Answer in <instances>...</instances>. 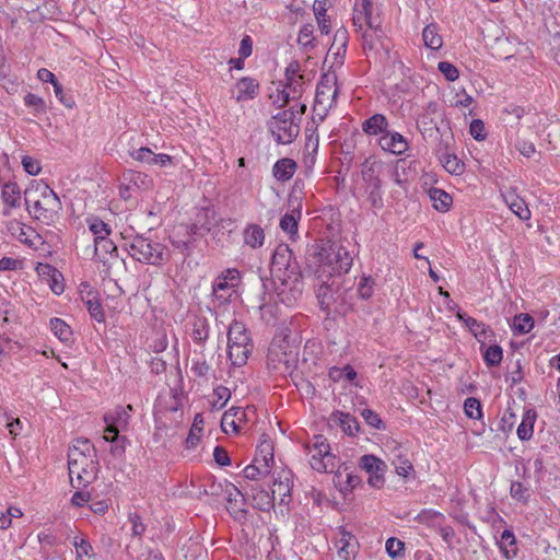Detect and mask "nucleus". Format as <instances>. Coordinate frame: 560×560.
I'll list each match as a JSON object with an SVG mask.
<instances>
[{
	"instance_id": "obj_7",
	"label": "nucleus",
	"mask_w": 560,
	"mask_h": 560,
	"mask_svg": "<svg viewBox=\"0 0 560 560\" xmlns=\"http://www.w3.org/2000/svg\"><path fill=\"white\" fill-rule=\"evenodd\" d=\"M268 129L280 144H289L300 132L299 124L294 121V112L285 109L275 115L268 122Z\"/></svg>"
},
{
	"instance_id": "obj_25",
	"label": "nucleus",
	"mask_w": 560,
	"mask_h": 560,
	"mask_svg": "<svg viewBox=\"0 0 560 560\" xmlns=\"http://www.w3.org/2000/svg\"><path fill=\"white\" fill-rule=\"evenodd\" d=\"M210 325L206 317H196L192 322L191 338L195 343L203 346L209 338Z\"/></svg>"
},
{
	"instance_id": "obj_34",
	"label": "nucleus",
	"mask_w": 560,
	"mask_h": 560,
	"mask_svg": "<svg viewBox=\"0 0 560 560\" xmlns=\"http://www.w3.org/2000/svg\"><path fill=\"white\" fill-rule=\"evenodd\" d=\"M336 546L338 548L339 555L348 558L351 553L354 552L355 538L350 533L341 530L340 538L338 539Z\"/></svg>"
},
{
	"instance_id": "obj_1",
	"label": "nucleus",
	"mask_w": 560,
	"mask_h": 560,
	"mask_svg": "<svg viewBox=\"0 0 560 560\" xmlns=\"http://www.w3.org/2000/svg\"><path fill=\"white\" fill-rule=\"evenodd\" d=\"M271 275L280 301L290 306L302 295L300 266L288 245H279L271 259Z\"/></svg>"
},
{
	"instance_id": "obj_51",
	"label": "nucleus",
	"mask_w": 560,
	"mask_h": 560,
	"mask_svg": "<svg viewBox=\"0 0 560 560\" xmlns=\"http://www.w3.org/2000/svg\"><path fill=\"white\" fill-rule=\"evenodd\" d=\"M73 546L75 548L78 558L93 556V548H92L91 544L89 542V540H86L85 538L75 537L74 541H73Z\"/></svg>"
},
{
	"instance_id": "obj_31",
	"label": "nucleus",
	"mask_w": 560,
	"mask_h": 560,
	"mask_svg": "<svg viewBox=\"0 0 560 560\" xmlns=\"http://www.w3.org/2000/svg\"><path fill=\"white\" fill-rule=\"evenodd\" d=\"M50 329L62 342H68L71 339L72 330L70 326L60 318L55 317L50 319Z\"/></svg>"
},
{
	"instance_id": "obj_39",
	"label": "nucleus",
	"mask_w": 560,
	"mask_h": 560,
	"mask_svg": "<svg viewBox=\"0 0 560 560\" xmlns=\"http://www.w3.org/2000/svg\"><path fill=\"white\" fill-rule=\"evenodd\" d=\"M314 33V26L312 24H306L301 27L298 36V43L301 45L304 49H312L314 48V40L315 37L313 35Z\"/></svg>"
},
{
	"instance_id": "obj_10",
	"label": "nucleus",
	"mask_w": 560,
	"mask_h": 560,
	"mask_svg": "<svg viewBox=\"0 0 560 560\" xmlns=\"http://www.w3.org/2000/svg\"><path fill=\"white\" fill-rule=\"evenodd\" d=\"M104 421L107 424L106 432L112 434L110 436L105 435V441L115 442L119 439V431L126 429L129 423V412L124 407H117L104 416Z\"/></svg>"
},
{
	"instance_id": "obj_3",
	"label": "nucleus",
	"mask_w": 560,
	"mask_h": 560,
	"mask_svg": "<svg viewBox=\"0 0 560 560\" xmlns=\"http://www.w3.org/2000/svg\"><path fill=\"white\" fill-rule=\"evenodd\" d=\"M24 201L28 212L45 223L52 221L61 210L57 194L45 183L34 182L24 191Z\"/></svg>"
},
{
	"instance_id": "obj_22",
	"label": "nucleus",
	"mask_w": 560,
	"mask_h": 560,
	"mask_svg": "<svg viewBox=\"0 0 560 560\" xmlns=\"http://www.w3.org/2000/svg\"><path fill=\"white\" fill-rule=\"evenodd\" d=\"M537 418V413L534 409H527L523 413L522 422L517 428V436L522 441H528L532 439L534 433V424Z\"/></svg>"
},
{
	"instance_id": "obj_62",
	"label": "nucleus",
	"mask_w": 560,
	"mask_h": 560,
	"mask_svg": "<svg viewBox=\"0 0 560 560\" xmlns=\"http://www.w3.org/2000/svg\"><path fill=\"white\" fill-rule=\"evenodd\" d=\"M24 102L27 106L34 107L38 112L45 110V102L40 96L28 93L25 95Z\"/></svg>"
},
{
	"instance_id": "obj_43",
	"label": "nucleus",
	"mask_w": 560,
	"mask_h": 560,
	"mask_svg": "<svg viewBox=\"0 0 560 560\" xmlns=\"http://www.w3.org/2000/svg\"><path fill=\"white\" fill-rule=\"evenodd\" d=\"M513 326L517 332L526 334L534 327V319L528 314H520L514 317Z\"/></svg>"
},
{
	"instance_id": "obj_41",
	"label": "nucleus",
	"mask_w": 560,
	"mask_h": 560,
	"mask_svg": "<svg viewBox=\"0 0 560 560\" xmlns=\"http://www.w3.org/2000/svg\"><path fill=\"white\" fill-rule=\"evenodd\" d=\"M116 250V245L107 236H98V240H94V252L96 256H104L112 254Z\"/></svg>"
},
{
	"instance_id": "obj_28",
	"label": "nucleus",
	"mask_w": 560,
	"mask_h": 560,
	"mask_svg": "<svg viewBox=\"0 0 560 560\" xmlns=\"http://www.w3.org/2000/svg\"><path fill=\"white\" fill-rule=\"evenodd\" d=\"M438 31V25L432 23L427 25L422 32L424 45L433 50L440 49L443 44L442 37Z\"/></svg>"
},
{
	"instance_id": "obj_15",
	"label": "nucleus",
	"mask_w": 560,
	"mask_h": 560,
	"mask_svg": "<svg viewBox=\"0 0 560 560\" xmlns=\"http://www.w3.org/2000/svg\"><path fill=\"white\" fill-rule=\"evenodd\" d=\"M228 343H235L240 346H254L249 331L245 324L234 319L228 330Z\"/></svg>"
},
{
	"instance_id": "obj_12",
	"label": "nucleus",
	"mask_w": 560,
	"mask_h": 560,
	"mask_svg": "<svg viewBox=\"0 0 560 560\" xmlns=\"http://www.w3.org/2000/svg\"><path fill=\"white\" fill-rule=\"evenodd\" d=\"M457 317L465 323L475 338L480 342V350H482L487 341H491V338L494 337L490 327L476 318L462 313H457Z\"/></svg>"
},
{
	"instance_id": "obj_55",
	"label": "nucleus",
	"mask_w": 560,
	"mask_h": 560,
	"mask_svg": "<svg viewBox=\"0 0 560 560\" xmlns=\"http://www.w3.org/2000/svg\"><path fill=\"white\" fill-rule=\"evenodd\" d=\"M52 86L55 95L59 100V102L63 104L66 107L72 108L74 105L72 96L67 95L65 93L62 85L58 81L55 84H52Z\"/></svg>"
},
{
	"instance_id": "obj_42",
	"label": "nucleus",
	"mask_w": 560,
	"mask_h": 560,
	"mask_svg": "<svg viewBox=\"0 0 560 560\" xmlns=\"http://www.w3.org/2000/svg\"><path fill=\"white\" fill-rule=\"evenodd\" d=\"M340 427L342 431L349 435H355L359 432V422L349 413H340Z\"/></svg>"
},
{
	"instance_id": "obj_63",
	"label": "nucleus",
	"mask_w": 560,
	"mask_h": 560,
	"mask_svg": "<svg viewBox=\"0 0 560 560\" xmlns=\"http://www.w3.org/2000/svg\"><path fill=\"white\" fill-rule=\"evenodd\" d=\"M129 521L132 524V535L141 537L145 530V526L138 514H129Z\"/></svg>"
},
{
	"instance_id": "obj_48",
	"label": "nucleus",
	"mask_w": 560,
	"mask_h": 560,
	"mask_svg": "<svg viewBox=\"0 0 560 560\" xmlns=\"http://www.w3.org/2000/svg\"><path fill=\"white\" fill-rule=\"evenodd\" d=\"M358 294L362 300H368L374 292V280L369 277H362L358 284Z\"/></svg>"
},
{
	"instance_id": "obj_6",
	"label": "nucleus",
	"mask_w": 560,
	"mask_h": 560,
	"mask_svg": "<svg viewBox=\"0 0 560 560\" xmlns=\"http://www.w3.org/2000/svg\"><path fill=\"white\" fill-rule=\"evenodd\" d=\"M318 262L327 266L334 272H348L352 266V256L350 252L339 243H327L323 245L318 253Z\"/></svg>"
},
{
	"instance_id": "obj_26",
	"label": "nucleus",
	"mask_w": 560,
	"mask_h": 560,
	"mask_svg": "<svg viewBox=\"0 0 560 560\" xmlns=\"http://www.w3.org/2000/svg\"><path fill=\"white\" fill-rule=\"evenodd\" d=\"M505 202L513 213H515L521 220L526 221L530 219V211L524 199L521 197L509 194L505 197Z\"/></svg>"
},
{
	"instance_id": "obj_40",
	"label": "nucleus",
	"mask_w": 560,
	"mask_h": 560,
	"mask_svg": "<svg viewBox=\"0 0 560 560\" xmlns=\"http://www.w3.org/2000/svg\"><path fill=\"white\" fill-rule=\"evenodd\" d=\"M84 303L93 319H95L97 323H103L105 320V314L102 304L95 296L89 298L84 301Z\"/></svg>"
},
{
	"instance_id": "obj_56",
	"label": "nucleus",
	"mask_w": 560,
	"mask_h": 560,
	"mask_svg": "<svg viewBox=\"0 0 560 560\" xmlns=\"http://www.w3.org/2000/svg\"><path fill=\"white\" fill-rule=\"evenodd\" d=\"M471 137L477 141H482L486 139V132H485V124L480 119H474L470 122L469 128Z\"/></svg>"
},
{
	"instance_id": "obj_27",
	"label": "nucleus",
	"mask_w": 560,
	"mask_h": 560,
	"mask_svg": "<svg viewBox=\"0 0 560 560\" xmlns=\"http://www.w3.org/2000/svg\"><path fill=\"white\" fill-rule=\"evenodd\" d=\"M301 218V205L299 203L296 208L292 209L290 213H285L280 219L279 226L280 229L288 234H296L298 232V222Z\"/></svg>"
},
{
	"instance_id": "obj_20",
	"label": "nucleus",
	"mask_w": 560,
	"mask_h": 560,
	"mask_svg": "<svg viewBox=\"0 0 560 560\" xmlns=\"http://www.w3.org/2000/svg\"><path fill=\"white\" fill-rule=\"evenodd\" d=\"M388 120L383 114H374L362 124V129L366 135L381 136L387 131Z\"/></svg>"
},
{
	"instance_id": "obj_61",
	"label": "nucleus",
	"mask_w": 560,
	"mask_h": 560,
	"mask_svg": "<svg viewBox=\"0 0 560 560\" xmlns=\"http://www.w3.org/2000/svg\"><path fill=\"white\" fill-rule=\"evenodd\" d=\"M510 493L513 499L518 501H526L528 497V489L521 482H513L510 488Z\"/></svg>"
},
{
	"instance_id": "obj_44",
	"label": "nucleus",
	"mask_w": 560,
	"mask_h": 560,
	"mask_svg": "<svg viewBox=\"0 0 560 560\" xmlns=\"http://www.w3.org/2000/svg\"><path fill=\"white\" fill-rule=\"evenodd\" d=\"M268 474L269 468L255 462L252 465L246 466L244 469V476L249 480H257L264 476H267Z\"/></svg>"
},
{
	"instance_id": "obj_64",
	"label": "nucleus",
	"mask_w": 560,
	"mask_h": 560,
	"mask_svg": "<svg viewBox=\"0 0 560 560\" xmlns=\"http://www.w3.org/2000/svg\"><path fill=\"white\" fill-rule=\"evenodd\" d=\"M182 232L179 230H177L171 241H172V244L173 246H175L176 248L180 249L182 252H187L189 253L190 250V246H191V240L190 238H187V240H183V238H177L178 235H180Z\"/></svg>"
},
{
	"instance_id": "obj_9",
	"label": "nucleus",
	"mask_w": 560,
	"mask_h": 560,
	"mask_svg": "<svg viewBox=\"0 0 560 560\" xmlns=\"http://www.w3.org/2000/svg\"><path fill=\"white\" fill-rule=\"evenodd\" d=\"M337 94L338 89L336 88V84H330L328 80H323L317 85L314 110L317 112V115L320 116L322 120L334 106Z\"/></svg>"
},
{
	"instance_id": "obj_32",
	"label": "nucleus",
	"mask_w": 560,
	"mask_h": 560,
	"mask_svg": "<svg viewBox=\"0 0 560 560\" xmlns=\"http://www.w3.org/2000/svg\"><path fill=\"white\" fill-rule=\"evenodd\" d=\"M203 430V418L200 413L195 416L192 425L190 428L189 434L186 439V445L188 448H194L200 441V435Z\"/></svg>"
},
{
	"instance_id": "obj_23",
	"label": "nucleus",
	"mask_w": 560,
	"mask_h": 560,
	"mask_svg": "<svg viewBox=\"0 0 560 560\" xmlns=\"http://www.w3.org/2000/svg\"><path fill=\"white\" fill-rule=\"evenodd\" d=\"M303 92V75L302 77H294L293 79L287 80L285 86L282 94V103L280 104V107L288 104L290 100L299 98L302 95Z\"/></svg>"
},
{
	"instance_id": "obj_46",
	"label": "nucleus",
	"mask_w": 560,
	"mask_h": 560,
	"mask_svg": "<svg viewBox=\"0 0 560 560\" xmlns=\"http://www.w3.org/2000/svg\"><path fill=\"white\" fill-rule=\"evenodd\" d=\"M213 396L215 400L212 402V407L215 409H222L231 398V392L225 386H217L213 389Z\"/></svg>"
},
{
	"instance_id": "obj_16",
	"label": "nucleus",
	"mask_w": 560,
	"mask_h": 560,
	"mask_svg": "<svg viewBox=\"0 0 560 560\" xmlns=\"http://www.w3.org/2000/svg\"><path fill=\"white\" fill-rule=\"evenodd\" d=\"M259 84L255 79L252 78H242L235 84V90L237 92L235 100L236 102H243L247 100H253L258 94Z\"/></svg>"
},
{
	"instance_id": "obj_2",
	"label": "nucleus",
	"mask_w": 560,
	"mask_h": 560,
	"mask_svg": "<svg viewBox=\"0 0 560 560\" xmlns=\"http://www.w3.org/2000/svg\"><path fill=\"white\" fill-rule=\"evenodd\" d=\"M69 477L73 488H85L97 478L96 450L88 439H77L68 452Z\"/></svg>"
},
{
	"instance_id": "obj_4",
	"label": "nucleus",
	"mask_w": 560,
	"mask_h": 560,
	"mask_svg": "<svg viewBox=\"0 0 560 560\" xmlns=\"http://www.w3.org/2000/svg\"><path fill=\"white\" fill-rule=\"evenodd\" d=\"M129 255L142 262L160 266L168 260L170 255L165 246L143 235L124 236Z\"/></svg>"
},
{
	"instance_id": "obj_38",
	"label": "nucleus",
	"mask_w": 560,
	"mask_h": 560,
	"mask_svg": "<svg viewBox=\"0 0 560 560\" xmlns=\"http://www.w3.org/2000/svg\"><path fill=\"white\" fill-rule=\"evenodd\" d=\"M124 182L128 183L129 185H133L137 188H148L151 184V180L148 175L136 172V171H128L124 173Z\"/></svg>"
},
{
	"instance_id": "obj_36",
	"label": "nucleus",
	"mask_w": 560,
	"mask_h": 560,
	"mask_svg": "<svg viewBox=\"0 0 560 560\" xmlns=\"http://www.w3.org/2000/svg\"><path fill=\"white\" fill-rule=\"evenodd\" d=\"M360 467L369 475L377 471H385L386 465L383 460L374 455H363L360 458Z\"/></svg>"
},
{
	"instance_id": "obj_58",
	"label": "nucleus",
	"mask_w": 560,
	"mask_h": 560,
	"mask_svg": "<svg viewBox=\"0 0 560 560\" xmlns=\"http://www.w3.org/2000/svg\"><path fill=\"white\" fill-rule=\"evenodd\" d=\"M22 165L24 171L30 175H37L42 170L39 162L28 155L22 158Z\"/></svg>"
},
{
	"instance_id": "obj_35",
	"label": "nucleus",
	"mask_w": 560,
	"mask_h": 560,
	"mask_svg": "<svg viewBox=\"0 0 560 560\" xmlns=\"http://www.w3.org/2000/svg\"><path fill=\"white\" fill-rule=\"evenodd\" d=\"M440 160L450 174L460 175L465 170L464 163L455 154H443Z\"/></svg>"
},
{
	"instance_id": "obj_30",
	"label": "nucleus",
	"mask_w": 560,
	"mask_h": 560,
	"mask_svg": "<svg viewBox=\"0 0 560 560\" xmlns=\"http://www.w3.org/2000/svg\"><path fill=\"white\" fill-rule=\"evenodd\" d=\"M430 198L433 201V206L439 211H447L451 203L452 197L446 191L440 188H433L430 190Z\"/></svg>"
},
{
	"instance_id": "obj_59",
	"label": "nucleus",
	"mask_w": 560,
	"mask_h": 560,
	"mask_svg": "<svg viewBox=\"0 0 560 560\" xmlns=\"http://www.w3.org/2000/svg\"><path fill=\"white\" fill-rule=\"evenodd\" d=\"M404 550V542L397 538H388L386 541V551L392 558L398 557Z\"/></svg>"
},
{
	"instance_id": "obj_5",
	"label": "nucleus",
	"mask_w": 560,
	"mask_h": 560,
	"mask_svg": "<svg viewBox=\"0 0 560 560\" xmlns=\"http://www.w3.org/2000/svg\"><path fill=\"white\" fill-rule=\"evenodd\" d=\"M382 163L366 159L362 164V179L365 184V194L368 201L373 209L380 210L384 207L382 194V180L380 173Z\"/></svg>"
},
{
	"instance_id": "obj_14",
	"label": "nucleus",
	"mask_w": 560,
	"mask_h": 560,
	"mask_svg": "<svg viewBox=\"0 0 560 560\" xmlns=\"http://www.w3.org/2000/svg\"><path fill=\"white\" fill-rule=\"evenodd\" d=\"M372 2L370 0H361L360 3H355L353 13V24L360 31L363 30V25H368L370 30H376L377 25L374 24L372 16Z\"/></svg>"
},
{
	"instance_id": "obj_33",
	"label": "nucleus",
	"mask_w": 560,
	"mask_h": 560,
	"mask_svg": "<svg viewBox=\"0 0 560 560\" xmlns=\"http://www.w3.org/2000/svg\"><path fill=\"white\" fill-rule=\"evenodd\" d=\"M482 357L487 366H498L503 358V350L499 345L482 348Z\"/></svg>"
},
{
	"instance_id": "obj_57",
	"label": "nucleus",
	"mask_w": 560,
	"mask_h": 560,
	"mask_svg": "<svg viewBox=\"0 0 560 560\" xmlns=\"http://www.w3.org/2000/svg\"><path fill=\"white\" fill-rule=\"evenodd\" d=\"M361 416L363 417V419L365 420V422L369 425H371L375 429L384 428L383 421L381 420L380 416L376 412H374L373 410L363 409L361 411Z\"/></svg>"
},
{
	"instance_id": "obj_37",
	"label": "nucleus",
	"mask_w": 560,
	"mask_h": 560,
	"mask_svg": "<svg viewBox=\"0 0 560 560\" xmlns=\"http://www.w3.org/2000/svg\"><path fill=\"white\" fill-rule=\"evenodd\" d=\"M226 493L228 502L230 504L229 509L231 510V513L234 514V517H237V514L244 515L246 511L238 505V502H243L244 500L241 491L235 486H231V488L226 490Z\"/></svg>"
},
{
	"instance_id": "obj_45",
	"label": "nucleus",
	"mask_w": 560,
	"mask_h": 560,
	"mask_svg": "<svg viewBox=\"0 0 560 560\" xmlns=\"http://www.w3.org/2000/svg\"><path fill=\"white\" fill-rule=\"evenodd\" d=\"M89 228L92 234L94 235V240H98V236L106 237L110 234V229L108 228V225L97 218L89 220Z\"/></svg>"
},
{
	"instance_id": "obj_8",
	"label": "nucleus",
	"mask_w": 560,
	"mask_h": 560,
	"mask_svg": "<svg viewBox=\"0 0 560 560\" xmlns=\"http://www.w3.org/2000/svg\"><path fill=\"white\" fill-rule=\"evenodd\" d=\"M240 283V272L236 269H226L219 275L212 284V295L220 303L230 302L236 293Z\"/></svg>"
},
{
	"instance_id": "obj_50",
	"label": "nucleus",
	"mask_w": 560,
	"mask_h": 560,
	"mask_svg": "<svg viewBox=\"0 0 560 560\" xmlns=\"http://www.w3.org/2000/svg\"><path fill=\"white\" fill-rule=\"evenodd\" d=\"M44 269H46L47 275L51 277V283L49 284L51 290L56 294H61L63 292V283L59 281V278H61V273L56 268H52L49 265H45Z\"/></svg>"
},
{
	"instance_id": "obj_24",
	"label": "nucleus",
	"mask_w": 560,
	"mask_h": 560,
	"mask_svg": "<svg viewBox=\"0 0 560 560\" xmlns=\"http://www.w3.org/2000/svg\"><path fill=\"white\" fill-rule=\"evenodd\" d=\"M296 163L288 158L280 159L272 168L273 176L281 182H287L294 175Z\"/></svg>"
},
{
	"instance_id": "obj_60",
	"label": "nucleus",
	"mask_w": 560,
	"mask_h": 560,
	"mask_svg": "<svg viewBox=\"0 0 560 560\" xmlns=\"http://www.w3.org/2000/svg\"><path fill=\"white\" fill-rule=\"evenodd\" d=\"M211 370V366L207 363L205 359L197 360L192 362L191 371L195 376L206 377Z\"/></svg>"
},
{
	"instance_id": "obj_11",
	"label": "nucleus",
	"mask_w": 560,
	"mask_h": 560,
	"mask_svg": "<svg viewBox=\"0 0 560 560\" xmlns=\"http://www.w3.org/2000/svg\"><path fill=\"white\" fill-rule=\"evenodd\" d=\"M378 144L384 151L396 155H401L408 150L407 140L396 131H385L378 140Z\"/></svg>"
},
{
	"instance_id": "obj_13",
	"label": "nucleus",
	"mask_w": 560,
	"mask_h": 560,
	"mask_svg": "<svg viewBox=\"0 0 560 560\" xmlns=\"http://www.w3.org/2000/svg\"><path fill=\"white\" fill-rule=\"evenodd\" d=\"M311 455L310 465L314 470L319 472H332L336 468V457L328 451L327 454L317 450H308Z\"/></svg>"
},
{
	"instance_id": "obj_18",
	"label": "nucleus",
	"mask_w": 560,
	"mask_h": 560,
	"mask_svg": "<svg viewBox=\"0 0 560 560\" xmlns=\"http://www.w3.org/2000/svg\"><path fill=\"white\" fill-rule=\"evenodd\" d=\"M244 243L250 248H260L265 242L264 229L255 223L248 224L243 232Z\"/></svg>"
},
{
	"instance_id": "obj_47",
	"label": "nucleus",
	"mask_w": 560,
	"mask_h": 560,
	"mask_svg": "<svg viewBox=\"0 0 560 560\" xmlns=\"http://www.w3.org/2000/svg\"><path fill=\"white\" fill-rule=\"evenodd\" d=\"M464 410L467 417L479 419L482 416L480 401L474 397H469L464 402Z\"/></svg>"
},
{
	"instance_id": "obj_49",
	"label": "nucleus",
	"mask_w": 560,
	"mask_h": 560,
	"mask_svg": "<svg viewBox=\"0 0 560 560\" xmlns=\"http://www.w3.org/2000/svg\"><path fill=\"white\" fill-rule=\"evenodd\" d=\"M393 465L395 466L396 472L401 477H408L410 472L413 471V465L411 462L404 456H397L396 459L393 460Z\"/></svg>"
},
{
	"instance_id": "obj_54",
	"label": "nucleus",
	"mask_w": 560,
	"mask_h": 560,
	"mask_svg": "<svg viewBox=\"0 0 560 560\" xmlns=\"http://www.w3.org/2000/svg\"><path fill=\"white\" fill-rule=\"evenodd\" d=\"M132 159L136 161L144 162L150 165H153V159H155V154L149 148H140L131 152Z\"/></svg>"
},
{
	"instance_id": "obj_52",
	"label": "nucleus",
	"mask_w": 560,
	"mask_h": 560,
	"mask_svg": "<svg viewBox=\"0 0 560 560\" xmlns=\"http://www.w3.org/2000/svg\"><path fill=\"white\" fill-rule=\"evenodd\" d=\"M438 69L441 73H443L447 81L453 82L457 80L459 77L457 68L448 61H440L438 65Z\"/></svg>"
},
{
	"instance_id": "obj_53",
	"label": "nucleus",
	"mask_w": 560,
	"mask_h": 560,
	"mask_svg": "<svg viewBox=\"0 0 560 560\" xmlns=\"http://www.w3.org/2000/svg\"><path fill=\"white\" fill-rule=\"evenodd\" d=\"M307 450H317L327 454L330 451V445L327 442V439L323 435H315L306 445Z\"/></svg>"
},
{
	"instance_id": "obj_17",
	"label": "nucleus",
	"mask_w": 560,
	"mask_h": 560,
	"mask_svg": "<svg viewBox=\"0 0 560 560\" xmlns=\"http://www.w3.org/2000/svg\"><path fill=\"white\" fill-rule=\"evenodd\" d=\"M254 462L261 464L269 469L273 464V445L271 440L266 434L261 436L260 443L257 446V453Z\"/></svg>"
},
{
	"instance_id": "obj_29",
	"label": "nucleus",
	"mask_w": 560,
	"mask_h": 560,
	"mask_svg": "<svg viewBox=\"0 0 560 560\" xmlns=\"http://www.w3.org/2000/svg\"><path fill=\"white\" fill-rule=\"evenodd\" d=\"M237 415L245 416V411L242 408H231L223 413L221 419V428L225 433H229L230 431H238V427L235 420Z\"/></svg>"
},
{
	"instance_id": "obj_19",
	"label": "nucleus",
	"mask_w": 560,
	"mask_h": 560,
	"mask_svg": "<svg viewBox=\"0 0 560 560\" xmlns=\"http://www.w3.org/2000/svg\"><path fill=\"white\" fill-rule=\"evenodd\" d=\"M254 346H240L235 343H228V355L231 360L232 365L243 366L247 363L249 354L253 351Z\"/></svg>"
},
{
	"instance_id": "obj_21",
	"label": "nucleus",
	"mask_w": 560,
	"mask_h": 560,
	"mask_svg": "<svg viewBox=\"0 0 560 560\" xmlns=\"http://www.w3.org/2000/svg\"><path fill=\"white\" fill-rule=\"evenodd\" d=\"M1 199L3 203L9 208H19L21 206L22 198L21 190L18 184L12 182L5 183L2 186Z\"/></svg>"
}]
</instances>
